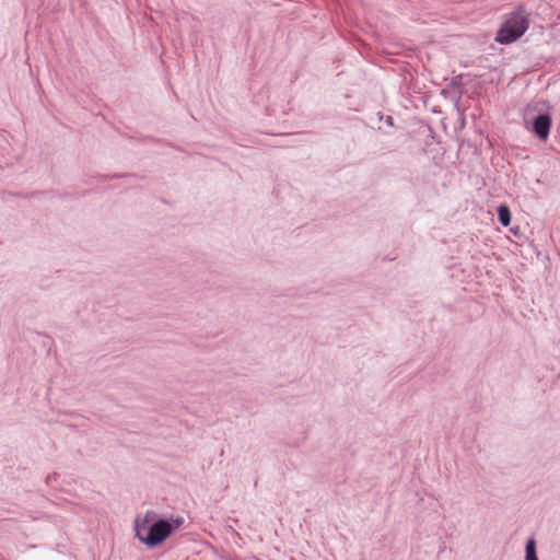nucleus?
Wrapping results in <instances>:
<instances>
[{
	"instance_id": "obj_1",
	"label": "nucleus",
	"mask_w": 560,
	"mask_h": 560,
	"mask_svg": "<svg viewBox=\"0 0 560 560\" xmlns=\"http://www.w3.org/2000/svg\"><path fill=\"white\" fill-rule=\"evenodd\" d=\"M528 25L526 10L520 5L503 22L497 32L495 40L500 44H511L523 36Z\"/></svg>"
},
{
	"instance_id": "obj_2",
	"label": "nucleus",
	"mask_w": 560,
	"mask_h": 560,
	"mask_svg": "<svg viewBox=\"0 0 560 560\" xmlns=\"http://www.w3.org/2000/svg\"><path fill=\"white\" fill-rule=\"evenodd\" d=\"M179 524V522L173 525L167 521H158L150 527H147L145 521L141 522L137 520L135 532L141 542L152 548L161 545Z\"/></svg>"
},
{
	"instance_id": "obj_5",
	"label": "nucleus",
	"mask_w": 560,
	"mask_h": 560,
	"mask_svg": "<svg viewBox=\"0 0 560 560\" xmlns=\"http://www.w3.org/2000/svg\"><path fill=\"white\" fill-rule=\"evenodd\" d=\"M526 560H538L536 556V542L529 539L526 545Z\"/></svg>"
},
{
	"instance_id": "obj_3",
	"label": "nucleus",
	"mask_w": 560,
	"mask_h": 560,
	"mask_svg": "<svg viewBox=\"0 0 560 560\" xmlns=\"http://www.w3.org/2000/svg\"><path fill=\"white\" fill-rule=\"evenodd\" d=\"M552 118L548 113L538 114L532 122V132L540 140L546 141L550 133Z\"/></svg>"
},
{
	"instance_id": "obj_6",
	"label": "nucleus",
	"mask_w": 560,
	"mask_h": 560,
	"mask_svg": "<svg viewBox=\"0 0 560 560\" xmlns=\"http://www.w3.org/2000/svg\"><path fill=\"white\" fill-rule=\"evenodd\" d=\"M462 85V75H456L452 78L450 88H458Z\"/></svg>"
},
{
	"instance_id": "obj_4",
	"label": "nucleus",
	"mask_w": 560,
	"mask_h": 560,
	"mask_svg": "<svg viewBox=\"0 0 560 560\" xmlns=\"http://www.w3.org/2000/svg\"><path fill=\"white\" fill-rule=\"evenodd\" d=\"M511 210L506 205H500L498 207V220L502 226H509L511 224Z\"/></svg>"
}]
</instances>
